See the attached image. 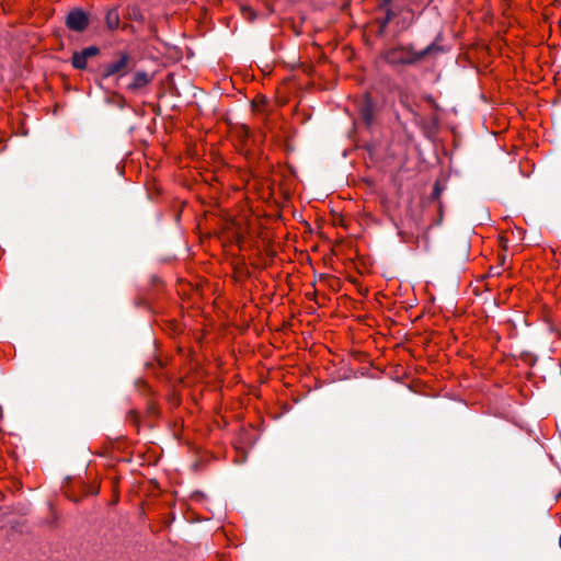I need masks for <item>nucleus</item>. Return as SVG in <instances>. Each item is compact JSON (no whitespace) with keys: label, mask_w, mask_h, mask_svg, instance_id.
I'll list each match as a JSON object with an SVG mask.
<instances>
[{"label":"nucleus","mask_w":561,"mask_h":561,"mask_svg":"<svg viewBox=\"0 0 561 561\" xmlns=\"http://www.w3.org/2000/svg\"><path fill=\"white\" fill-rule=\"evenodd\" d=\"M427 53V49L421 51H413L405 47H396L390 49L386 58L390 64H414L421 60Z\"/></svg>","instance_id":"1"},{"label":"nucleus","mask_w":561,"mask_h":561,"mask_svg":"<svg viewBox=\"0 0 561 561\" xmlns=\"http://www.w3.org/2000/svg\"><path fill=\"white\" fill-rule=\"evenodd\" d=\"M89 23L88 15L80 9L72 10L68 13L66 19L67 26L76 32H82L87 28Z\"/></svg>","instance_id":"2"},{"label":"nucleus","mask_w":561,"mask_h":561,"mask_svg":"<svg viewBox=\"0 0 561 561\" xmlns=\"http://www.w3.org/2000/svg\"><path fill=\"white\" fill-rule=\"evenodd\" d=\"M99 49L95 46H90L82 49L79 53H75L72 56V65L77 69H84L87 67L88 59L98 55Z\"/></svg>","instance_id":"3"},{"label":"nucleus","mask_w":561,"mask_h":561,"mask_svg":"<svg viewBox=\"0 0 561 561\" xmlns=\"http://www.w3.org/2000/svg\"><path fill=\"white\" fill-rule=\"evenodd\" d=\"M128 64V56L122 55L117 60L110 62L105 67V76L121 75L126 71Z\"/></svg>","instance_id":"4"},{"label":"nucleus","mask_w":561,"mask_h":561,"mask_svg":"<svg viewBox=\"0 0 561 561\" xmlns=\"http://www.w3.org/2000/svg\"><path fill=\"white\" fill-rule=\"evenodd\" d=\"M485 12L489 16H493L495 11L507 14L510 8V0H485Z\"/></svg>","instance_id":"5"},{"label":"nucleus","mask_w":561,"mask_h":561,"mask_svg":"<svg viewBox=\"0 0 561 561\" xmlns=\"http://www.w3.org/2000/svg\"><path fill=\"white\" fill-rule=\"evenodd\" d=\"M225 229L229 233V237L234 238L236 240H239L243 233V228L233 219L227 220Z\"/></svg>","instance_id":"6"},{"label":"nucleus","mask_w":561,"mask_h":561,"mask_svg":"<svg viewBox=\"0 0 561 561\" xmlns=\"http://www.w3.org/2000/svg\"><path fill=\"white\" fill-rule=\"evenodd\" d=\"M106 25L110 30H116L119 26V13L117 9H111L106 13Z\"/></svg>","instance_id":"7"},{"label":"nucleus","mask_w":561,"mask_h":561,"mask_svg":"<svg viewBox=\"0 0 561 561\" xmlns=\"http://www.w3.org/2000/svg\"><path fill=\"white\" fill-rule=\"evenodd\" d=\"M149 82H150V78L146 72H138L135 76L131 87L135 89H138V88L145 87Z\"/></svg>","instance_id":"8"},{"label":"nucleus","mask_w":561,"mask_h":561,"mask_svg":"<svg viewBox=\"0 0 561 561\" xmlns=\"http://www.w3.org/2000/svg\"><path fill=\"white\" fill-rule=\"evenodd\" d=\"M362 116L364 118V121L369 124L373 119V110H371V105L369 103H366L363 105L362 107Z\"/></svg>","instance_id":"9"},{"label":"nucleus","mask_w":561,"mask_h":561,"mask_svg":"<svg viewBox=\"0 0 561 561\" xmlns=\"http://www.w3.org/2000/svg\"><path fill=\"white\" fill-rule=\"evenodd\" d=\"M390 1H391V0H383L382 5H383V7H387V5L390 3Z\"/></svg>","instance_id":"10"},{"label":"nucleus","mask_w":561,"mask_h":561,"mask_svg":"<svg viewBox=\"0 0 561 561\" xmlns=\"http://www.w3.org/2000/svg\"><path fill=\"white\" fill-rule=\"evenodd\" d=\"M390 19H391V13H390V12H388V13H387V20H390Z\"/></svg>","instance_id":"11"},{"label":"nucleus","mask_w":561,"mask_h":561,"mask_svg":"<svg viewBox=\"0 0 561 561\" xmlns=\"http://www.w3.org/2000/svg\"><path fill=\"white\" fill-rule=\"evenodd\" d=\"M248 12H249V14H250L251 16H253V15H254L253 11H251L250 9L248 10Z\"/></svg>","instance_id":"12"},{"label":"nucleus","mask_w":561,"mask_h":561,"mask_svg":"<svg viewBox=\"0 0 561 561\" xmlns=\"http://www.w3.org/2000/svg\"><path fill=\"white\" fill-rule=\"evenodd\" d=\"M211 216H215V205L213 204V213Z\"/></svg>","instance_id":"13"}]
</instances>
